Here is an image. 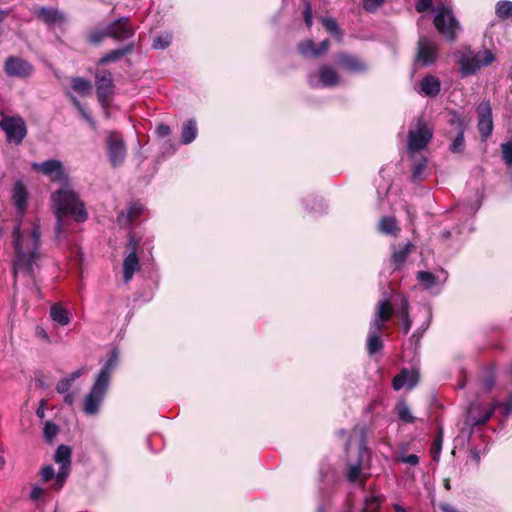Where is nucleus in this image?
I'll return each mask as SVG.
<instances>
[{"instance_id":"28","label":"nucleus","mask_w":512,"mask_h":512,"mask_svg":"<svg viewBox=\"0 0 512 512\" xmlns=\"http://www.w3.org/2000/svg\"><path fill=\"white\" fill-rule=\"evenodd\" d=\"M413 248L414 245L411 242L400 243L397 248H394L391 257L394 270L401 269Z\"/></svg>"},{"instance_id":"30","label":"nucleus","mask_w":512,"mask_h":512,"mask_svg":"<svg viewBox=\"0 0 512 512\" xmlns=\"http://www.w3.org/2000/svg\"><path fill=\"white\" fill-rule=\"evenodd\" d=\"M198 136V126L195 119H188L181 126L180 143L191 144Z\"/></svg>"},{"instance_id":"60","label":"nucleus","mask_w":512,"mask_h":512,"mask_svg":"<svg viewBox=\"0 0 512 512\" xmlns=\"http://www.w3.org/2000/svg\"><path fill=\"white\" fill-rule=\"evenodd\" d=\"M504 415H509L512 412V400H508L500 405Z\"/></svg>"},{"instance_id":"7","label":"nucleus","mask_w":512,"mask_h":512,"mask_svg":"<svg viewBox=\"0 0 512 512\" xmlns=\"http://www.w3.org/2000/svg\"><path fill=\"white\" fill-rule=\"evenodd\" d=\"M108 391V385L95 380L90 391L83 399L84 413L89 416L98 414Z\"/></svg>"},{"instance_id":"27","label":"nucleus","mask_w":512,"mask_h":512,"mask_svg":"<svg viewBox=\"0 0 512 512\" xmlns=\"http://www.w3.org/2000/svg\"><path fill=\"white\" fill-rule=\"evenodd\" d=\"M144 207L140 203H131L127 211L120 212L117 216V223L121 227L131 225L143 213Z\"/></svg>"},{"instance_id":"10","label":"nucleus","mask_w":512,"mask_h":512,"mask_svg":"<svg viewBox=\"0 0 512 512\" xmlns=\"http://www.w3.org/2000/svg\"><path fill=\"white\" fill-rule=\"evenodd\" d=\"M71 448L67 445H60L54 454V461L60 465L56 474V483L52 485L53 489L59 491L64 486L71 469Z\"/></svg>"},{"instance_id":"18","label":"nucleus","mask_w":512,"mask_h":512,"mask_svg":"<svg viewBox=\"0 0 512 512\" xmlns=\"http://www.w3.org/2000/svg\"><path fill=\"white\" fill-rule=\"evenodd\" d=\"M4 70L11 77L25 78L33 73V66L20 57L9 56L5 61Z\"/></svg>"},{"instance_id":"2","label":"nucleus","mask_w":512,"mask_h":512,"mask_svg":"<svg viewBox=\"0 0 512 512\" xmlns=\"http://www.w3.org/2000/svg\"><path fill=\"white\" fill-rule=\"evenodd\" d=\"M51 207L56 217L55 234L58 240L64 234L67 216L77 223H83L88 218L84 202L67 182L51 194Z\"/></svg>"},{"instance_id":"49","label":"nucleus","mask_w":512,"mask_h":512,"mask_svg":"<svg viewBox=\"0 0 512 512\" xmlns=\"http://www.w3.org/2000/svg\"><path fill=\"white\" fill-rule=\"evenodd\" d=\"M415 10L418 13H424L429 10H433L435 12L433 0H417L415 3Z\"/></svg>"},{"instance_id":"52","label":"nucleus","mask_w":512,"mask_h":512,"mask_svg":"<svg viewBox=\"0 0 512 512\" xmlns=\"http://www.w3.org/2000/svg\"><path fill=\"white\" fill-rule=\"evenodd\" d=\"M72 382L66 377L61 379L56 385V391L60 394L67 393L72 386Z\"/></svg>"},{"instance_id":"46","label":"nucleus","mask_w":512,"mask_h":512,"mask_svg":"<svg viewBox=\"0 0 512 512\" xmlns=\"http://www.w3.org/2000/svg\"><path fill=\"white\" fill-rule=\"evenodd\" d=\"M58 431H59V428L56 424H54L53 422L51 421H47L45 424H44V429H43V435H44V438L48 441V442H52V440L56 437V435L58 434Z\"/></svg>"},{"instance_id":"6","label":"nucleus","mask_w":512,"mask_h":512,"mask_svg":"<svg viewBox=\"0 0 512 512\" xmlns=\"http://www.w3.org/2000/svg\"><path fill=\"white\" fill-rule=\"evenodd\" d=\"M495 405H485L481 402L474 401L469 405L467 415L464 420V429L468 430L470 438L475 428L485 425L495 412Z\"/></svg>"},{"instance_id":"42","label":"nucleus","mask_w":512,"mask_h":512,"mask_svg":"<svg viewBox=\"0 0 512 512\" xmlns=\"http://www.w3.org/2000/svg\"><path fill=\"white\" fill-rule=\"evenodd\" d=\"M481 203L477 199L474 204H461L457 206V213H462L463 217L471 218L476 214L478 209L480 208Z\"/></svg>"},{"instance_id":"50","label":"nucleus","mask_w":512,"mask_h":512,"mask_svg":"<svg viewBox=\"0 0 512 512\" xmlns=\"http://www.w3.org/2000/svg\"><path fill=\"white\" fill-rule=\"evenodd\" d=\"M109 37L106 28L94 31L89 35V41L93 44H99L104 38Z\"/></svg>"},{"instance_id":"14","label":"nucleus","mask_w":512,"mask_h":512,"mask_svg":"<svg viewBox=\"0 0 512 512\" xmlns=\"http://www.w3.org/2000/svg\"><path fill=\"white\" fill-rule=\"evenodd\" d=\"M32 168L41 174L50 177L52 181L61 183L67 182V175L64 171L63 164L57 159H49L44 162L32 163Z\"/></svg>"},{"instance_id":"20","label":"nucleus","mask_w":512,"mask_h":512,"mask_svg":"<svg viewBox=\"0 0 512 512\" xmlns=\"http://www.w3.org/2000/svg\"><path fill=\"white\" fill-rule=\"evenodd\" d=\"M33 15L48 27L65 22L66 17L58 9L46 6H36L32 9Z\"/></svg>"},{"instance_id":"47","label":"nucleus","mask_w":512,"mask_h":512,"mask_svg":"<svg viewBox=\"0 0 512 512\" xmlns=\"http://www.w3.org/2000/svg\"><path fill=\"white\" fill-rule=\"evenodd\" d=\"M386 0H363V8L369 13L376 12Z\"/></svg>"},{"instance_id":"26","label":"nucleus","mask_w":512,"mask_h":512,"mask_svg":"<svg viewBox=\"0 0 512 512\" xmlns=\"http://www.w3.org/2000/svg\"><path fill=\"white\" fill-rule=\"evenodd\" d=\"M338 63L347 71L352 73H364L368 70V65L356 56L341 54L338 56Z\"/></svg>"},{"instance_id":"5","label":"nucleus","mask_w":512,"mask_h":512,"mask_svg":"<svg viewBox=\"0 0 512 512\" xmlns=\"http://www.w3.org/2000/svg\"><path fill=\"white\" fill-rule=\"evenodd\" d=\"M433 23L437 31L450 42L456 39V32L461 29L460 23L455 18L452 9L444 4H440L435 8Z\"/></svg>"},{"instance_id":"3","label":"nucleus","mask_w":512,"mask_h":512,"mask_svg":"<svg viewBox=\"0 0 512 512\" xmlns=\"http://www.w3.org/2000/svg\"><path fill=\"white\" fill-rule=\"evenodd\" d=\"M393 308L388 300L378 302L375 318L370 323L367 338V351L370 355L379 352L383 347L380 331L384 324L390 320Z\"/></svg>"},{"instance_id":"4","label":"nucleus","mask_w":512,"mask_h":512,"mask_svg":"<svg viewBox=\"0 0 512 512\" xmlns=\"http://www.w3.org/2000/svg\"><path fill=\"white\" fill-rule=\"evenodd\" d=\"M495 60V56L488 49L473 52L467 48L459 56L460 74L462 78L474 75L482 67L490 65Z\"/></svg>"},{"instance_id":"62","label":"nucleus","mask_w":512,"mask_h":512,"mask_svg":"<svg viewBox=\"0 0 512 512\" xmlns=\"http://www.w3.org/2000/svg\"><path fill=\"white\" fill-rule=\"evenodd\" d=\"M83 368L78 369L70 374L67 378L73 383L76 379L80 378L83 375Z\"/></svg>"},{"instance_id":"22","label":"nucleus","mask_w":512,"mask_h":512,"mask_svg":"<svg viewBox=\"0 0 512 512\" xmlns=\"http://www.w3.org/2000/svg\"><path fill=\"white\" fill-rule=\"evenodd\" d=\"M419 379V374L414 369L403 368L399 374H397L392 381V387L394 390L399 391L406 387L407 389H413Z\"/></svg>"},{"instance_id":"32","label":"nucleus","mask_w":512,"mask_h":512,"mask_svg":"<svg viewBox=\"0 0 512 512\" xmlns=\"http://www.w3.org/2000/svg\"><path fill=\"white\" fill-rule=\"evenodd\" d=\"M448 123L451 126V130L447 132V137L452 138L453 133L465 132L467 124L465 119L457 111H451L449 113Z\"/></svg>"},{"instance_id":"34","label":"nucleus","mask_w":512,"mask_h":512,"mask_svg":"<svg viewBox=\"0 0 512 512\" xmlns=\"http://www.w3.org/2000/svg\"><path fill=\"white\" fill-rule=\"evenodd\" d=\"M303 207L306 211L314 214H321L325 210L323 200L317 196L309 195L302 199Z\"/></svg>"},{"instance_id":"43","label":"nucleus","mask_w":512,"mask_h":512,"mask_svg":"<svg viewBox=\"0 0 512 512\" xmlns=\"http://www.w3.org/2000/svg\"><path fill=\"white\" fill-rule=\"evenodd\" d=\"M399 418L405 423H413L414 417L411 414L409 406L405 402H400L396 406Z\"/></svg>"},{"instance_id":"17","label":"nucleus","mask_w":512,"mask_h":512,"mask_svg":"<svg viewBox=\"0 0 512 512\" xmlns=\"http://www.w3.org/2000/svg\"><path fill=\"white\" fill-rule=\"evenodd\" d=\"M107 154L113 167L120 166L126 157V148L122 138L116 133L107 136Z\"/></svg>"},{"instance_id":"33","label":"nucleus","mask_w":512,"mask_h":512,"mask_svg":"<svg viewBox=\"0 0 512 512\" xmlns=\"http://www.w3.org/2000/svg\"><path fill=\"white\" fill-rule=\"evenodd\" d=\"M427 159L425 157H418L414 160L411 169V179L413 182H421L426 178Z\"/></svg>"},{"instance_id":"29","label":"nucleus","mask_w":512,"mask_h":512,"mask_svg":"<svg viewBox=\"0 0 512 512\" xmlns=\"http://www.w3.org/2000/svg\"><path fill=\"white\" fill-rule=\"evenodd\" d=\"M496 382L495 369L487 367L483 370L480 378L477 380V394H486L491 391Z\"/></svg>"},{"instance_id":"15","label":"nucleus","mask_w":512,"mask_h":512,"mask_svg":"<svg viewBox=\"0 0 512 512\" xmlns=\"http://www.w3.org/2000/svg\"><path fill=\"white\" fill-rule=\"evenodd\" d=\"M437 58V46L434 41L420 35L417 45V54L415 64L420 66H429L435 62Z\"/></svg>"},{"instance_id":"19","label":"nucleus","mask_w":512,"mask_h":512,"mask_svg":"<svg viewBox=\"0 0 512 512\" xmlns=\"http://www.w3.org/2000/svg\"><path fill=\"white\" fill-rule=\"evenodd\" d=\"M105 28L108 36L115 40L129 39L134 35V29L127 17H121L107 25Z\"/></svg>"},{"instance_id":"55","label":"nucleus","mask_w":512,"mask_h":512,"mask_svg":"<svg viewBox=\"0 0 512 512\" xmlns=\"http://www.w3.org/2000/svg\"><path fill=\"white\" fill-rule=\"evenodd\" d=\"M44 494H45V489H43L40 486L35 485V486H33L32 490H31L30 497L33 501H38L43 497Z\"/></svg>"},{"instance_id":"1","label":"nucleus","mask_w":512,"mask_h":512,"mask_svg":"<svg viewBox=\"0 0 512 512\" xmlns=\"http://www.w3.org/2000/svg\"><path fill=\"white\" fill-rule=\"evenodd\" d=\"M13 245L16 259L13 264L14 282L20 274L33 277L34 265L39 257L40 230L39 224L33 222L29 231L21 230L17 224L13 230Z\"/></svg>"},{"instance_id":"36","label":"nucleus","mask_w":512,"mask_h":512,"mask_svg":"<svg viewBox=\"0 0 512 512\" xmlns=\"http://www.w3.org/2000/svg\"><path fill=\"white\" fill-rule=\"evenodd\" d=\"M495 14L502 20L512 19V1H498L495 5Z\"/></svg>"},{"instance_id":"35","label":"nucleus","mask_w":512,"mask_h":512,"mask_svg":"<svg viewBox=\"0 0 512 512\" xmlns=\"http://www.w3.org/2000/svg\"><path fill=\"white\" fill-rule=\"evenodd\" d=\"M51 319L61 326L69 324L70 317L68 311L63 308L59 303H55L50 308Z\"/></svg>"},{"instance_id":"44","label":"nucleus","mask_w":512,"mask_h":512,"mask_svg":"<svg viewBox=\"0 0 512 512\" xmlns=\"http://www.w3.org/2000/svg\"><path fill=\"white\" fill-rule=\"evenodd\" d=\"M464 133L465 132H458L455 133V137L453 138L449 150L452 153H461L465 149V140H464Z\"/></svg>"},{"instance_id":"13","label":"nucleus","mask_w":512,"mask_h":512,"mask_svg":"<svg viewBox=\"0 0 512 512\" xmlns=\"http://www.w3.org/2000/svg\"><path fill=\"white\" fill-rule=\"evenodd\" d=\"M370 463V452L364 441H361L358 447V456L355 461L347 464L345 476L349 482H355L359 479L362 470Z\"/></svg>"},{"instance_id":"31","label":"nucleus","mask_w":512,"mask_h":512,"mask_svg":"<svg viewBox=\"0 0 512 512\" xmlns=\"http://www.w3.org/2000/svg\"><path fill=\"white\" fill-rule=\"evenodd\" d=\"M134 50L133 44H128L122 48H118L115 50H112L105 54L103 57L99 59V64H107L110 62H116L120 60L122 57L130 54Z\"/></svg>"},{"instance_id":"25","label":"nucleus","mask_w":512,"mask_h":512,"mask_svg":"<svg viewBox=\"0 0 512 512\" xmlns=\"http://www.w3.org/2000/svg\"><path fill=\"white\" fill-rule=\"evenodd\" d=\"M441 91L440 80L431 74L426 75L422 78L419 83L418 92L425 97H436Z\"/></svg>"},{"instance_id":"57","label":"nucleus","mask_w":512,"mask_h":512,"mask_svg":"<svg viewBox=\"0 0 512 512\" xmlns=\"http://www.w3.org/2000/svg\"><path fill=\"white\" fill-rule=\"evenodd\" d=\"M329 47L330 41L328 39L323 40L322 42H320L319 45H316L317 52L315 53V55L318 57L323 55L328 51Z\"/></svg>"},{"instance_id":"63","label":"nucleus","mask_w":512,"mask_h":512,"mask_svg":"<svg viewBox=\"0 0 512 512\" xmlns=\"http://www.w3.org/2000/svg\"><path fill=\"white\" fill-rule=\"evenodd\" d=\"M45 409H46V407H45V401H44V400H42V401L40 402V406H39V407L37 408V410H36V415H37L39 418L43 419V418L45 417Z\"/></svg>"},{"instance_id":"61","label":"nucleus","mask_w":512,"mask_h":512,"mask_svg":"<svg viewBox=\"0 0 512 512\" xmlns=\"http://www.w3.org/2000/svg\"><path fill=\"white\" fill-rule=\"evenodd\" d=\"M172 43V35L170 33H162V50Z\"/></svg>"},{"instance_id":"58","label":"nucleus","mask_w":512,"mask_h":512,"mask_svg":"<svg viewBox=\"0 0 512 512\" xmlns=\"http://www.w3.org/2000/svg\"><path fill=\"white\" fill-rule=\"evenodd\" d=\"M119 360V352L117 349H112L109 353V357L107 359L108 364H113L114 367L117 366Z\"/></svg>"},{"instance_id":"56","label":"nucleus","mask_w":512,"mask_h":512,"mask_svg":"<svg viewBox=\"0 0 512 512\" xmlns=\"http://www.w3.org/2000/svg\"><path fill=\"white\" fill-rule=\"evenodd\" d=\"M399 461L402 463L409 464L411 466H415L419 463V457L416 454H410L407 456H401Z\"/></svg>"},{"instance_id":"12","label":"nucleus","mask_w":512,"mask_h":512,"mask_svg":"<svg viewBox=\"0 0 512 512\" xmlns=\"http://www.w3.org/2000/svg\"><path fill=\"white\" fill-rule=\"evenodd\" d=\"M433 137L432 129L423 124L418 125L416 130H410L408 134L407 148L410 154L423 150L427 147Z\"/></svg>"},{"instance_id":"24","label":"nucleus","mask_w":512,"mask_h":512,"mask_svg":"<svg viewBox=\"0 0 512 512\" xmlns=\"http://www.w3.org/2000/svg\"><path fill=\"white\" fill-rule=\"evenodd\" d=\"M130 244L133 247V251L130 252L123 261V278L124 282L128 283L135 274L136 271L139 270V259L136 255L135 249L137 243L135 242L134 237H131Z\"/></svg>"},{"instance_id":"23","label":"nucleus","mask_w":512,"mask_h":512,"mask_svg":"<svg viewBox=\"0 0 512 512\" xmlns=\"http://www.w3.org/2000/svg\"><path fill=\"white\" fill-rule=\"evenodd\" d=\"M12 201L18 214L23 216L28 206V190L23 181L18 180L12 190Z\"/></svg>"},{"instance_id":"45","label":"nucleus","mask_w":512,"mask_h":512,"mask_svg":"<svg viewBox=\"0 0 512 512\" xmlns=\"http://www.w3.org/2000/svg\"><path fill=\"white\" fill-rule=\"evenodd\" d=\"M322 24L326 28V30L334 36L341 37L342 32L336 22V20L332 17H323Z\"/></svg>"},{"instance_id":"37","label":"nucleus","mask_w":512,"mask_h":512,"mask_svg":"<svg viewBox=\"0 0 512 512\" xmlns=\"http://www.w3.org/2000/svg\"><path fill=\"white\" fill-rule=\"evenodd\" d=\"M379 230L387 235H395L399 231L396 219L394 217H383L379 221Z\"/></svg>"},{"instance_id":"11","label":"nucleus","mask_w":512,"mask_h":512,"mask_svg":"<svg viewBox=\"0 0 512 512\" xmlns=\"http://www.w3.org/2000/svg\"><path fill=\"white\" fill-rule=\"evenodd\" d=\"M95 83L99 103L102 106L108 105L114 93L112 73L109 70L97 71Z\"/></svg>"},{"instance_id":"39","label":"nucleus","mask_w":512,"mask_h":512,"mask_svg":"<svg viewBox=\"0 0 512 512\" xmlns=\"http://www.w3.org/2000/svg\"><path fill=\"white\" fill-rule=\"evenodd\" d=\"M72 88L80 93L81 95H86L90 92L92 88V84L89 80L81 77H74L71 80Z\"/></svg>"},{"instance_id":"53","label":"nucleus","mask_w":512,"mask_h":512,"mask_svg":"<svg viewBox=\"0 0 512 512\" xmlns=\"http://www.w3.org/2000/svg\"><path fill=\"white\" fill-rule=\"evenodd\" d=\"M442 432L440 431L437 437L435 438L431 451L433 454V457H439L441 449H442Z\"/></svg>"},{"instance_id":"38","label":"nucleus","mask_w":512,"mask_h":512,"mask_svg":"<svg viewBox=\"0 0 512 512\" xmlns=\"http://www.w3.org/2000/svg\"><path fill=\"white\" fill-rule=\"evenodd\" d=\"M408 306L407 299L403 297L401 299V308L398 310V316L401 320V325L405 333H408L412 324L408 314Z\"/></svg>"},{"instance_id":"59","label":"nucleus","mask_w":512,"mask_h":512,"mask_svg":"<svg viewBox=\"0 0 512 512\" xmlns=\"http://www.w3.org/2000/svg\"><path fill=\"white\" fill-rule=\"evenodd\" d=\"M35 334L38 338H41L46 342H50V338L44 328L37 326L36 330H35Z\"/></svg>"},{"instance_id":"54","label":"nucleus","mask_w":512,"mask_h":512,"mask_svg":"<svg viewBox=\"0 0 512 512\" xmlns=\"http://www.w3.org/2000/svg\"><path fill=\"white\" fill-rule=\"evenodd\" d=\"M178 149V145L176 143L172 142H166L162 144V156L164 155H172L174 154Z\"/></svg>"},{"instance_id":"51","label":"nucleus","mask_w":512,"mask_h":512,"mask_svg":"<svg viewBox=\"0 0 512 512\" xmlns=\"http://www.w3.org/2000/svg\"><path fill=\"white\" fill-rule=\"evenodd\" d=\"M304 22L308 28H311L313 25V15H312V6L309 2L305 3L304 11Z\"/></svg>"},{"instance_id":"40","label":"nucleus","mask_w":512,"mask_h":512,"mask_svg":"<svg viewBox=\"0 0 512 512\" xmlns=\"http://www.w3.org/2000/svg\"><path fill=\"white\" fill-rule=\"evenodd\" d=\"M115 368L116 367H114L113 364H108L107 362H105L103 367L97 373L95 380L110 386L111 376Z\"/></svg>"},{"instance_id":"21","label":"nucleus","mask_w":512,"mask_h":512,"mask_svg":"<svg viewBox=\"0 0 512 512\" xmlns=\"http://www.w3.org/2000/svg\"><path fill=\"white\" fill-rule=\"evenodd\" d=\"M479 133L483 140H486L493 131L492 109L489 102H482L478 106V124Z\"/></svg>"},{"instance_id":"8","label":"nucleus","mask_w":512,"mask_h":512,"mask_svg":"<svg viewBox=\"0 0 512 512\" xmlns=\"http://www.w3.org/2000/svg\"><path fill=\"white\" fill-rule=\"evenodd\" d=\"M307 82L312 88H330L340 82V76L330 65H321L317 71L309 72Z\"/></svg>"},{"instance_id":"64","label":"nucleus","mask_w":512,"mask_h":512,"mask_svg":"<svg viewBox=\"0 0 512 512\" xmlns=\"http://www.w3.org/2000/svg\"><path fill=\"white\" fill-rule=\"evenodd\" d=\"M81 114V116L92 126H94V121L86 111V109L83 107L82 110H78Z\"/></svg>"},{"instance_id":"9","label":"nucleus","mask_w":512,"mask_h":512,"mask_svg":"<svg viewBox=\"0 0 512 512\" xmlns=\"http://www.w3.org/2000/svg\"><path fill=\"white\" fill-rule=\"evenodd\" d=\"M0 127L6 134L7 141L19 145L27 134L25 121L20 116H4Z\"/></svg>"},{"instance_id":"41","label":"nucleus","mask_w":512,"mask_h":512,"mask_svg":"<svg viewBox=\"0 0 512 512\" xmlns=\"http://www.w3.org/2000/svg\"><path fill=\"white\" fill-rule=\"evenodd\" d=\"M298 51L304 57H317L315 55V53L317 52L316 44L312 40H305L299 43Z\"/></svg>"},{"instance_id":"48","label":"nucleus","mask_w":512,"mask_h":512,"mask_svg":"<svg viewBox=\"0 0 512 512\" xmlns=\"http://www.w3.org/2000/svg\"><path fill=\"white\" fill-rule=\"evenodd\" d=\"M56 474L57 473H55V470L51 465L44 466L40 471L41 478L44 482H49L53 479L56 480ZM55 483L56 481H54L53 485Z\"/></svg>"},{"instance_id":"16","label":"nucleus","mask_w":512,"mask_h":512,"mask_svg":"<svg viewBox=\"0 0 512 512\" xmlns=\"http://www.w3.org/2000/svg\"><path fill=\"white\" fill-rule=\"evenodd\" d=\"M416 278L424 290L439 293L441 287L447 281L448 274L443 269L435 274L429 271H419Z\"/></svg>"}]
</instances>
